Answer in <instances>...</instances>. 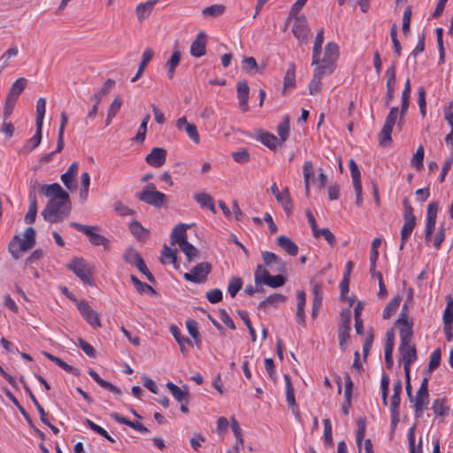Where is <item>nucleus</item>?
Masks as SVG:
<instances>
[{"label": "nucleus", "instance_id": "obj_45", "mask_svg": "<svg viewBox=\"0 0 453 453\" xmlns=\"http://www.w3.org/2000/svg\"><path fill=\"white\" fill-rule=\"evenodd\" d=\"M432 410L434 411V413L436 416H441V417L445 416L449 411V409L445 405V399H443V398L435 399L433 402Z\"/></svg>", "mask_w": 453, "mask_h": 453}, {"label": "nucleus", "instance_id": "obj_44", "mask_svg": "<svg viewBox=\"0 0 453 453\" xmlns=\"http://www.w3.org/2000/svg\"><path fill=\"white\" fill-rule=\"evenodd\" d=\"M226 7L222 4H213L206 7L203 10V15L204 17H219L224 13Z\"/></svg>", "mask_w": 453, "mask_h": 453}, {"label": "nucleus", "instance_id": "obj_39", "mask_svg": "<svg viewBox=\"0 0 453 453\" xmlns=\"http://www.w3.org/2000/svg\"><path fill=\"white\" fill-rule=\"evenodd\" d=\"M160 262L162 264L171 263L176 265L177 258H176V251L170 249L168 246L165 245L160 257Z\"/></svg>", "mask_w": 453, "mask_h": 453}, {"label": "nucleus", "instance_id": "obj_42", "mask_svg": "<svg viewBox=\"0 0 453 453\" xmlns=\"http://www.w3.org/2000/svg\"><path fill=\"white\" fill-rule=\"evenodd\" d=\"M400 326V339L401 342H411L413 332V322L398 324Z\"/></svg>", "mask_w": 453, "mask_h": 453}, {"label": "nucleus", "instance_id": "obj_33", "mask_svg": "<svg viewBox=\"0 0 453 453\" xmlns=\"http://www.w3.org/2000/svg\"><path fill=\"white\" fill-rule=\"evenodd\" d=\"M68 121V117L65 111L61 112L60 115V127L58 134V142H57V151H62L64 149V132L65 126Z\"/></svg>", "mask_w": 453, "mask_h": 453}, {"label": "nucleus", "instance_id": "obj_35", "mask_svg": "<svg viewBox=\"0 0 453 453\" xmlns=\"http://www.w3.org/2000/svg\"><path fill=\"white\" fill-rule=\"evenodd\" d=\"M277 133L280 137V144L285 142L289 136V117L285 116L282 122L277 126Z\"/></svg>", "mask_w": 453, "mask_h": 453}, {"label": "nucleus", "instance_id": "obj_15", "mask_svg": "<svg viewBox=\"0 0 453 453\" xmlns=\"http://www.w3.org/2000/svg\"><path fill=\"white\" fill-rule=\"evenodd\" d=\"M129 231L133 236L139 242H145L149 238L150 232L143 227L142 224L135 220L134 218L127 221Z\"/></svg>", "mask_w": 453, "mask_h": 453}, {"label": "nucleus", "instance_id": "obj_58", "mask_svg": "<svg viewBox=\"0 0 453 453\" xmlns=\"http://www.w3.org/2000/svg\"><path fill=\"white\" fill-rule=\"evenodd\" d=\"M242 68L248 73H254L257 71V64L254 58H245L242 61Z\"/></svg>", "mask_w": 453, "mask_h": 453}, {"label": "nucleus", "instance_id": "obj_43", "mask_svg": "<svg viewBox=\"0 0 453 453\" xmlns=\"http://www.w3.org/2000/svg\"><path fill=\"white\" fill-rule=\"evenodd\" d=\"M296 83V68L294 64H290L284 76V89L293 88Z\"/></svg>", "mask_w": 453, "mask_h": 453}, {"label": "nucleus", "instance_id": "obj_14", "mask_svg": "<svg viewBox=\"0 0 453 453\" xmlns=\"http://www.w3.org/2000/svg\"><path fill=\"white\" fill-rule=\"evenodd\" d=\"M262 258L265 265L274 273H284L286 265L284 262L277 255L270 251H264Z\"/></svg>", "mask_w": 453, "mask_h": 453}, {"label": "nucleus", "instance_id": "obj_31", "mask_svg": "<svg viewBox=\"0 0 453 453\" xmlns=\"http://www.w3.org/2000/svg\"><path fill=\"white\" fill-rule=\"evenodd\" d=\"M286 301V296L281 294H273L267 296L264 301H262L258 307L260 309H266L268 307H277L280 303H284Z\"/></svg>", "mask_w": 453, "mask_h": 453}, {"label": "nucleus", "instance_id": "obj_29", "mask_svg": "<svg viewBox=\"0 0 453 453\" xmlns=\"http://www.w3.org/2000/svg\"><path fill=\"white\" fill-rule=\"evenodd\" d=\"M27 84V80L26 78H19L17 79L13 84L12 85L10 91L7 95V97L17 100L20 94L24 91Z\"/></svg>", "mask_w": 453, "mask_h": 453}, {"label": "nucleus", "instance_id": "obj_4", "mask_svg": "<svg viewBox=\"0 0 453 453\" xmlns=\"http://www.w3.org/2000/svg\"><path fill=\"white\" fill-rule=\"evenodd\" d=\"M69 225L71 227L86 234L92 245L103 246L105 250H110L111 241L97 233L98 227L96 226H88L77 222H71Z\"/></svg>", "mask_w": 453, "mask_h": 453}, {"label": "nucleus", "instance_id": "obj_5", "mask_svg": "<svg viewBox=\"0 0 453 453\" xmlns=\"http://www.w3.org/2000/svg\"><path fill=\"white\" fill-rule=\"evenodd\" d=\"M137 197L140 201L158 208L166 203V196L157 191L153 183L145 185L142 190L137 194Z\"/></svg>", "mask_w": 453, "mask_h": 453}, {"label": "nucleus", "instance_id": "obj_22", "mask_svg": "<svg viewBox=\"0 0 453 453\" xmlns=\"http://www.w3.org/2000/svg\"><path fill=\"white\" fill-rule=\"evenodd\" d=\"M171 333L180 345V351L183 354L187 353L188 349L193 346L192 341L187 336L182 335L180 331L175 326H171Z\"/></svg>", "mask_w": 453, "mask_h": 453}, {"label": "nucleus", "instance_id": "obj_2", "mask_svg": "<svg viewBox=\"0 0 453 453\" xmlns=\"http://www.w3.org/2000/svg\"><path fill=\"white\" fill-rule=\"evenodd\" d=\"M338 56L339 47L334 42H330L326 45L323 53L319 50L317 56L314 57V52H312L311 65L315 67L312 79L309 83V93L311 95H315L320 91L321 80L333 73Z\"/></svg>", "mask_w": 453, "mask_h": 453}, {"label": "nucleus", "instance_id": "obj_20", "mask_svg": "<svg viewBox=\"0 0 453 453\" xmlns=\"http://www.w3.org/2000/svg\"><path fill=\"white\" fill-rule=\"evenodd\" d=\"M188 226L185 224L177 225L172 231L171 242L178 246L187 242V229Z\"/></svg>", "mask_w": 453, "mask_h": 453}, {"label": "nucleus", "instance_id": "obj_3", "mask_svg": "<svg viewBox=\"0 0 453 453\" xmlns=\"http://www.w3.org/2000/svg\"><path fill=\"white\" fill-rule=\"evenodd\" d=\"M35 243V231L33 227H27L24 232V239L15 235L9 244V251L18 259L19 253L33 248Z\"/></svg>", "mask_w": 453, "mask_h": 453}, {"label": "nucleus", "instance_id": "obj_6", "mask_svg": "<svg viewBox=\"0 0 453 453\" xmlns=\"http://www.w3.org/2000/svg\"><path fill=\"white\" fill-rule=\"evenodd\" d=\"M403 226L401 230V244L400 250H402L404 247L406 241L409 239L411 232L416 226V217L413 213V208L410 204L407 198L403 200Z\"/></svg>", "mask_w": 453, "mask_h": 453}, {"label": "nucleus", "instance_id": "obj_25", "mask_svg": "<svg viewBox=\"0 0 453 453\" xmlns=\"http://www.w3.org/2000/svg\"><path fill=\"white\" fill-rule=\"evenodd\" d=\"M157 3V0H150L139 4L135 9L137 19L139 20H143L144 19L148 18Z\"/></svg>", "mask_w": 453, "mask_h": 453}, {"label": "nucleus", "instance_id": "obj_21", "mask_svg": "<svg viewBox=\"0 0 453 453\" xmlns=\"http://www.w3.org/2000/svg\"><path fill=\"white\" fill-rule=\"evenodd\" d=\"M257 141L272 150H274L280 142L278 138L272 133L260 130L257 136Z\"/></svg>", "mask_w": 453, "mask_h": 453}, {"label": "nucleus", "instance_id": "obj_41", "mask_svg": "<svg viewBox=\"0 0 453 453\" xmlns=\"http://www.w3.org/2000/svg\"><path fill=\"white\" fill-rule=\"evenodd\" d=\"M313 236L316 238V239H319L320 237H323L326 242L327 243L330 245V246H334L335 243H336V238L335 236L334 235V234L326 227L325 228H321V229H318L317 232H315L313 234Z\"/></svg>", "mask_w": 453, "mask_h": 453}, {"label": "nucleus", "instance_id": "obj_48", "mask_svg": "<svg viewBox=\"0 0 453 453\" xmlns=\"http://www.w3.org/2000/svg\"><path fill=\"white\" fill-rule=\"evenodd\" d=\"M393 349H394L393 339L388 337L385 343V348H384L385 361H386L387 367L388 369L391 368L393 365V357H392Z\"/></svg>", "mask_w": 453, "mask_h": 453}, {"label": "nucleus", "instance_id": "obj_24", "mask_svg": "<svg viewBox=\"0 0 453 453\" xmlns=\"http://www.w3.org/2000/svg\"><path fill=\"white\" fill-rule=\"evenodd\" d=\"M350 317L349 315L342 318V322L338 330V338L340 346H343L349 337Z\"/></svg>", "mask_w": 453, "mask_h": 453}, {"label": "nucleus", "instance_id": "obj_7", "mask_svg": "<svg viewBox=\"0 0 453 453\" xmlns=\"http://www.w3.org/2000/svg\"><path fill=\"white\" fill-rule=\"evenodd\" d=\"M411 403L415 410V417L417 418H420L429 403L428 378L426 377L422 380L416 395L412 396Z\"/></svg>", "mask_w": 453, "mask_h": 453}, {"label": "nucleus", "instance_id": "obj_19", "mask_svg": "<svg viewBox=\"0 0 453 453\" xmlns=\"http://www.w3.org/2000/svg\"><path fill=\"white\" fill-rule=\"evenodd\" d=\"M206 35L204 33H200L196 39L192 42L190 47V54L193 57L200 58L206 52Z\"/></svg>", "mask_w": 453, "mask_h": 453}, {"label": "nucleus", "instance_id": "obj_34", "mask_svg": "<svg viewBox=\"0 0 453 453\" xmlns=\"http://www.w3.org/2000/svg\"><path fill=\"white\" fill-rule=\"evenodd\" d=\"M401 301L402 296H396L387 304L382 313L384 319H388L397 311Z\"/></svg>", "mask_w": 453, "mask_h": 453}, {"label": "nucleus", "instance_id": "obj_10", "mask_svg": "<svg viewBox=\"0 0 453 453\" xmlns=\"http://www.w3.org/2000/svg\"><path fill=\"white\" fill-rule=\"evenodd\" d=\"M400 359L403 364L405 376H408L411 371V365L417 359V351L415 345L411 342H401L399 346Z\"/></svg>", "mask_w": 453, "mask_h": 453}, {"label": "nucleus", "instance_id": "obj_8", "mask_svg": "<svg viewBox=\"0 0 453 453\" xmlns=\"http://www.w3.org/2000/svg\"><path fill=\"white\" fill-rule=\"evenodd\" d=\"M256 284H265L271 288H279L285 284L286 278L280 274L272 276L269 271L262 265H258L255 271Z\"/></svg>", "mask_w": 453, "mask_h": 453}, {"label": "nucleus", "instance_id": "obj_17", "mask_svg": "<svg viewBox=\"0 0 453 453\" xmlns=\"http://www.w3.org/2000/svg\"><path fill=\"white\" fill-rule=\"evenodd\" d=\"M250 95V88L245 81H240L237 84V98L239 106L243 112H246L250 110L248 101Z\"/></svg>", "mask_w": 453, "mask_h": 453}, {"label": "nucleus", "instance_id": "obj_16", "mask_svg": "<svg viewBox=\"0 0 453 453\" xmlns=\"http://www.w3.org/2000/svg\"><path fill=\"white\" fill-rule=\"evenodd\" d=\"M166 150L162 148H153L147 155L146 163L153 167H160L165 163Z\"/></svg>", "mask_w": 453, "mask_h": 453}, {"label": "nucleus", "instance_id": "obj_50", "mask_svg": "<svg viewBox=\"0 0 453 453\" xmlns=\"http://www.w3.org/2000/svg\"><path fill=\"white\" fill-rule=\"evenodd\" d=\"M365 420L359 419L357 421V430L356 433V443H357V446L359 451L362 449V441L365 438Z\"/></svg>", "mask_w": 453, "mask_h": 453}, {"label": "nucleus", "instance_id": "obj_47", "mask_svg": "<svg viewBox=\"0 0 453 453\" xmlns=\"http://www.w3.org/2000/svg\"><path fill=\"white\" fill-rule=\"evenodd\" d=\"M179 247L189 262L192 261L198 254L197 249L190 244L188 241L179 245Z\"/></svg>", "mask_w": 453, "mask_h": 453}, {"label": "nucleus", "instance_id": "obj_53", "mask_svg": "<svg viewBox=\"0 0 453 453\" xmlns=\"http://www.w3.org/2000/svg\"><path fill=\"white\" fill-rule=\"evenodd\" d=\"M424 155V148L419 146L411 158V165L417 170H420L423 167Z\"/></svg>", "mask_w": 453, "mask_h": 453}, {"label": "nucleus", "instance_id": "obj_37", "mask_svg": "<svg viewBox=\"0 0 453 453\" xmlns=\"http://www.w3.org/2000/svg\"><path fill=\"white\" fill-rule=\"evenodd\" d=\"M45 112H46V99L44 97H40L36 102L35 126L42 127Z\"/></svg>", "mask_w": 453, "mask_h": 453}, {"label": "nucleus", "instance_id": "obj_51", "mask_svg": "<svg viewBox=\"0 0 453 453\" xmlns=\"http://www.w3.org/2000/svg\"><path fill=\"white\" fill-rule=\"evenodd\" d=\"M150 119V116L149 114L145 115L140 127L138 132L134 137V140L138 142H142L145 140L146 132H147V125Z\"/></svg>", "mask_w": 453, "mask_h": 453}, {"label": "nucleus", "instance_id": "obj_28", "mask_svg": "<svg viewBox=\"0 0 453 453\" xmlns=\"http://www.w3.org/2000/svg\"><path fill=\"white\" fill-rule=\"evenodd\" d=\"M297 311H296V321L301 324H305V311L304 307L306 303V294L304 291L297 292Z\"/></svg>", "mask_w": 453, "mask_h": 453}, {"label": "nucleus", "instance_id": "obj_59", "mask_svg": "<svg viewBox=\"0 0 453 453\" xmlns=\"http://www.w3.org/2000/svg\"><path fill=\"white\" fill-rule=\"evenodd\" d=\"M349 171H350L353 184L361 183V173H360L358 166H357V163L354 161V159H350L349 161Z\"/></svg>", "mask_w": 453, "mask_h": 453}, {"label": "nucleus", "instance_id": "obj_23", "mask_svg": "<svg viewBox=\"0 0 453 453\" xmlns=\"http://www.w3.org/2000/svg\"><path fill=\"white\" fill-rule=\"evenodd\" d=\"M312 309H311V317L315 319L319 313V311L322 305L323 295L320 285L314 284L312 287Z\"/></svg>", "mask_w": 453, "mask_h": 453}, {"label": "nucleus", "instance_id": "obj_12", "mask_svg": "<svg viewBox=\"0 0 453 453\" xmlns=\"http://www.w3.org/2000/svg\"><path fill=\"white\" fill-rule=\"evenodd\" d=\"M211 266L207 262H202L196 265L189 273L184 274L186 280L200 284L207 280L208 274L211 273Z\"/></svg>", "mask_w": 453, "mask_h": 453}, {"label": "nucleus", "instance_id": "obj_46", "mask_svg": "<svg viewBox=\"0 0 453 453\" xmlns=\"http://www.w3.org/2000/svg\"><path fill=\"white\" fill-rule=\"evenodd\" d=\"M303 178H304V185H305V192L308 196L310 193V179L313 177V165L311 161H306L303 167Z\"/></svg>", "mask_w": 453, "mask_h": 453}, {"label": "nucleus", "instance_id": "obj_9", "mask_svg": "<svg viewBox=\"0 0 453 453\" xmlns=\"http://www.w3.org/2000/svg\"><path fill=\"white\" fill-rule=\"evenodd\" d=\"M67 267L81 279L85 284L92 285V267L83 258L75 257L68 264Z\"/></svg>", "mask_w": 453, "mask_h": 453}, {"label": "nucleus", "instance_id": "obj_61", "mask_svg": "<svg viewBox=\"0 0 453 453\" xmlns=\"http://www.w3.org/2000/svg\"><path fill=\"white\" fill-rule=\"evenodd\" d=\"M344 380H345L344 397H345L346 403L349 405H350L351 404V395H352L353 382L349 374L345 375Z\"/></svg>", "mask_w": 453, "mask_h": 453}, {"label": "nucleus", "instance_id": "obj_49", "mask_svg": "<svg viewBox=\"0 0 453 453\" xmlns=\"http://www.w3.org/2000/svg\"><path fill=\"white\" fill-rule=\"evenodd\" d=\"M115 213L120 217L128 218L131 219L134 218L135 211L121 203H115Z\"/></svg>", "mask_w": 453, "mask_h": 453}, {"label": "nucleus", "instance_id": "obj_30", "mask_svg": "<svg viewBox=\"0 0 453 453\" xmlns=\"http://www.w3.org/2000/svg\"><path fill=\"white\" fill-rule=\"evenodd\" d=\"M277 244L291 256H296L298 252L297 245L285 235L277 238Z\"/></svg>", "mask_w": 453, "mask_h": 453}, {"label": "nucleus", "instance_id": "obj_38", "mask_svg": "<svg viewBox=\"0 0 453 453\" xmlns=\"http://www.w3.org/2000/svg\"><path fill=\"white\" fill-rule=\"evenodd\" d=\"M123 258L127 263L134 265L135 267L139 265V260H143L140 254L132 247L126 250Z\"/></svg>", "mask_w": 453, "mask_h": 453}, {"label": "nucleus", "instance_id": "obj_1", "mask_svg": "<svg viewBox=\"0 0 453 453\" xmlns=\"http://www.w3.org/2000/svg\"><path fill=\"white\" fill-rule=\"evenodd\" d=\"M41 192L50 198L42 215L50 223H58L66 219L71 211L69 195L58 183L42 185Z\"/></svg>", "mask_w": 453, "mask_h": 453}, {"label": "nucleus", "instance_id": "obj_56", "mask_svg": "<svg viewBox=\"0 0 453 453\" xmlns=\"http://www.w3.org/2000/svg\"><path fill=\"white\" fill-rule=\"evenodd\" d=\"M86 424L88 426L93 430L94 432L97 433L98 434L102 435L105 439H107L109 441H113V438L108 434V432L98 426L97 424L94 423L93 421L87 419Z\"/></svg>", "mask_w": 453, "mask_h": 453}, {"label": "nucleus", "instance_id": "obj_26", "mask_svg": "<svg viewBox=\"0 0 453 453\" xmlns=\"http://www.w3.org/2000/svg\"><path fill=\"white\" fill-rule=\"evenodd\" d=\"M42 127L36 126L35 134L28 139L21 149L23 153H29L34 149L39 146L42 141Z\"/></svg>", "mask_w": 453, "mask_h": 453}, {"label": "nucleus", "instance_id": "obj_54", "mask_svg": "<svg viewBox=\"0 0 453 453\" xmlns=\"http://www.w3.org/2000/svg\"><path fill=\"white\" fill-rule=\"evenodd\" d=\"M186 326L189 334L193 337V339L196 341V343L198 345L201 342V339L199 336L197 322L193 319H189L186 322Z\"/></svg>", "mask_w": 453, "mask_h": 453}, {"label": "nucleus", "instance_id": "obj_13", "mask_svg": "<svg viewBox=\"0 0 453 453\" xmlns=\"http://www.w3.org/2000/svg\"><path fill=\"white\" fill-rule=\"evenodd\" d=\"M77 308L81 314L82 318L94 328L99 327L100 321L97 316V313L90 307L88 302L86 301H77L76 300Z\"/></svg>", "mask_w": 453, "mask_h": 453}, {"label": "nucleus", "instance_id": "obj_60", "mask_svg": "<svg viewBox=\"0 0 453 453\" xmlns=\"http://www.w3.org/2000/svg\"><path fill=\"white\" fill-rule=\"evenodd\" d=\"M441 349H435L430 356V360L428 364V371L433 372L435 370L439 365L441 362Z\"/></svg>", "mask_w": 453, "mask_h": 453}, {"label": "nucleus", "instance_id": "obj_57", "mask_svg": "<svg viewBox=\"0 0 453 453\" xmlns=\"http://www.w3.org/2000/svg\"><path fill=\"white\" fill-rule=\"evenodd\" d=\"M386 77H387V89H395V67L394 65H390L386 70Z\"/></svg>", "mask_w": 453, "mask_h": 453}, {"label": "nucleus", "instance_id": "obj_62", "mask_svg": "<svg viewBox=\"0 0 453 453\" xmlns=\"http://www.w3.org/2000/svg\"><path fill=\"white\" fill-rule=\"evenodd\" d=\"M184 131L187 133V134L193 141L194 143H200V135L198 134L196 125L190 123L188 126H187Z\"/></svg>", "mask_w": 453, "mask_h": 453}, {"label": "nucleus", "instance_id": "obj_55", "mask_svg": "<svg viewBox=\"0 0 453 453\" xmlns=\"http://www.w3.org/2000/svg\"><path fill=\"white\" fill-rule=\"evenodd\" d=\"M242 281L240 278H232L229 280L227 292L231 297H234L239 290L242 288Z\"/></svg>", "mask_w": 453, "mask_h": 453}, {"label": "nucleus", "instance_id": "obj_11", "mask_svg": "<svg viewBox=\"0 0 453 453\" xmlns=\"http://www.w3.org/2000/svg\"><path fill=\"white\" fill-rule=\"evenodd\" d=\"M398 111L399 110L397 107H392L390 109L380 134V144L384 145L387 142H391V134L398 118Z\"/></svg>", "mask_w": 453, "mask_h": 453}, {"label": "nucleus", "instance_id": "obj_32", "mask_svg": "<svg viewBox=\"0 0 453 453\" xmlns=\"http://www.w3.org/2000/svg\"><path fill=\"white\" fill-rule=\"evenodd\" d=\"M415 429L416 426L413 425L408 430L407 437L409 442L410 453H422V439H419L418 446L415 445Z\"/></svg>", "mask_w": 453, "mask_h": 453}, {"label": "nucleus", "instance_id": "obj_27", "mask_svg": "<svg viewBox=\"0 0 453 453\" xmlns=\"http://www.w3.org/2000/svg\"><path fill=\"white\" fill-rule=\"evenodd\" d=\"M194 199L202 208L210 210L212 213H216L213 198L207 193L201 192L194 195Z\"/></svg>", "mask_w": 453, "mask_h": 453}, {"label": "nucleus", "instance_id": "obj_63", "mask_svg": "<svg viewBox=\"0 0 453 453\" xmlns=\"http://www.w3.org/2000/svg\"><path fill=\"white\" fill-rule=\"evenodd\" d=\"M206 297L211 303H218L222 300V291L219 288H213L207 292Z\"/></svg>", "mask_w": 453, "mask_h": 453}, {"label": "nucleus", "instance_id": "obj_52", "mask_svg": "<svg viewBox=\"0 0 453 453\" xmlns=\"http://www.w3.org/2000/svg\"><path fill=\"white\" fill-rule=\"evenodd\" d=\"M292 31H293L294 35L297 39L303 40L307 36L308 28H307V27H306V25L304 23H303V22H296L293 25Z\"/></svg>", "mask_w": 453, "mask_h": 453}, {"label": "nucleus", "instance_id": "obj_64", "mask_svg": "<svg viewBox=\"0 0 453 453\" xmlns=\"http://www.w3.org/2000/svg\"><path fill=\"white\" fill-rule=\"evenodd\" d=\"M443 324L453 323V300L448 302L443 312Z\"/></svg>", "mask_w": 453, "mask_h": 453}, {"label": "nucleus", "instance_id": "obj_40", "mask_svg": "<svg viewBox=\"0 0 453 453\" xmlns=\"http://www.w3.org/2000/svg\"><path fill=\"white\" fill-rule=\"evenodd\" d=\"M167 388L170 390L173 396L178 401L182 403L186 401L188 396V392L186 390L181 389L180 387L176 386L173 382H168L166 384Z\"/></svg>", "mask_w": 453, "mask_h": 453}, {"label": "nucleus", "instance_id": "obj_36", "mask_svg": "<svg viewBox=\"0 0 453 453\" xmlns=\"http://www.w3.org/2000/svg\"><path fill=\"white\" fill-rule=\"evenodd\" d=\"M131 280L139 293L150 294L152 296L157 295L156 290L151 286L145 282H142L136 276L131 275Z\"/></svg>", "mask_w": 453, "mask_h": 453}, {"label": "nucleus", "instance_id": "obj_18", "mask_svg": "<svg viewBox=\"0 0 453 453\" xmlns=\"http://www.w3.org/2000/svg\"><path fill=\"white\" fill-rule=\"evenodd\" d=\"M78 167V162H73L66 172L64 173L60 177L63 184L67 188V189L71 191L75 188L74 178L77 175Z\"/></svg>", "mask_w": 453, "mask_h": 453}]
</instances>
